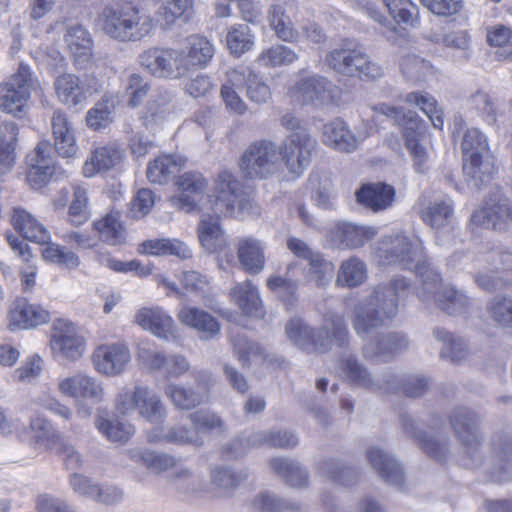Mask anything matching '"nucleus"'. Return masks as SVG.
Returning <instances> with one entry per match:
<instances>
[{
    "mask_svg": "<svg viewBox=\"0 0 512 512\" xmlns=\"http://www.w3.org/2000/svg\"><path fill=\"white\" fill-rule=\"evenodd\" d=\"M194 12V0H169L161 4L155 16L140 8V0H117L98 14L96 24L109 38L122 43L139 42L150 36L155 25L168 31L177 21L188 22Z\"/></svg>",
    "mask_w": 512,
    "mask_h": 512,
    "instance_id": "1",
    "label": "nucleus"
},
{
    "mask_svg": "<svg viewBox=\"0 0 512 512\" xmlns=\"http://www.w3.org/2000/svg\"><path fill=\"white\" fill-rule=\"evenodd\" d=\"M410 288V281L401 275L392 277L387 284L374 287L370 295L359 301L352 310L354 332L361 339H366L374 330L394 319L400 301L408 295Z\"/></svg>",
    "mask_w": 512,
    "mask_h": 512,
    "instance_id": "2",
    "label": "nucleus"
},
{
    "mask_svg": "<svg viewBox=\"0 0 512 512\" xmlns=\"http://www.w3.org/2000/svg\"><path fill=\"white\" fill-rule=\"evenodd\" d=\"M216 193L215 215H204L198 225L199 240L209 252H215L225 244L219 215L236 216L252 206L250 200L244 197L240 183L229 171H222L218 175Z\"/></svg>",
    "mask_w": 512,
    "mask_h": 512,
    "instance_id": "3",
    "label": "nucleus"
},
{
    "mask_svg": "<svg viewBox=\"0 0 512 512\" xmlns=\"http://www.w3.org/2000/svg\"><path fill=\"white\" fill-rule=\"evenodd\" d=\"M324 62L333 72L344 77L374 80L384 74L383 68L358 43L350 39H344L330 50Z\"/></svg>",
    "mask_w": 512,
    "mask_h": 512,
    "instance_id": "4",
    "label": "nucleus"
},
{
    "mask_svg": "<svg viewBox=\"0 0 512 512\" xmlns=\"http://www.w3.org/2000/svg\"><path fill=\"white\" fill-rule=\"evenodd\" d=\"M376 255L382 264L398 265L414 271L421 280L433 268L426 257L422 242H412L405 235L384 237L379 242Z\"/></svg>",
    "mask_w": 512,
    "mask_h": 512,
    "instance_id": "5",
    "label": "nucleus"
},
{
    "mask_svg": "<svg viewBox=\"0 0 512 512\" xmlns=\"http://www.w3.org/2000/svg\"><path fill=\"white\" fill-rule=\"evenodd\" d=\"M417 295L422 302L433 303L450 316L467 314L473 307V300L464 291L442 283L441 275L435 268L425 274Z\"/></svg>",
    "mask_w": 512,
    "mask_h": 512,
    "instance_id": "6",
    "label": "nucleus"
},
{
    "mask_svg": "<svg viewBox=\"0 0 512 512\" xmlns=\"http://www.w3.org/2000/svg\"><path fill=\"white\" fill-rule=\"evenodd\" d=\"M115 408L121 415L136 412L139 417L151 424L164 423L168 414L160 396L144 385L124 387L116 398Z\"/></svg>",
    "mask_w": 512,
    "mask_h": 512,
    "instance_id": "7",
    "label": "nucleus"
},
{
    "mask_svg": "<svg viewBox=\"0 0 512 512\" xmlns=\"http://www.w3.org/2000/svg\"><path fill=\"white\" fill-rule=\"evenodd\" d=\"M374 110L403 127L405 146L413 158L414 166L418 172H425L428 169V153L420 144L423 132L419 117L414 112L406 113L402 107L390 106L386 103L378 104Z\"/></svg>",
    "mask_w": 512,
    "mask_h": 512,
    "instance_id": "8",
    "label": "nucleus"
},
{
    "mask_svg": "<svg viewBox=\"0 0 512 512\" xmlns=\"http://www.w3.org/2000/svg\"><path fill=\"white\" fill-rule=\"evenodd\" d=\"M37 82L29 66L21 63L8 80L0 84V109L16 117H22L27 110L32 89Z\"/></svg>",
    "mask_w": 512,
    "mask_h": 512,
    "instance_id": "9",
    "label": "nucleus"
},
{
    "mask_svg": "<svg viewBox=\"0 0 512 512\" xmlns=\"http://www.w3.org/2000/svg\"><path fill=\"white\" fill-rule=\"evenodd\" d=\"M449 422L468 457L469 462L466 466L479 467L482 464V456L479 452L482 440L479 432V416L467 407H457L451 411Z\"/></svg>",
    "mask_w": 512,
    "mask_h": 512,
    "instance_id": "10",
    "label": "nucleus"
},
{
    "mask_svg": "<svg viewBox=\"0 0 512 512\" xmlns=\"http://www.w3.org/2000/svg\"><path fill=\"white\" fill-rule=\"evenodd\" d=\"M239 167L249 178H267L280 168L279 147L268 140L255 141L243 152Z\"/></svg>",
    "mask_w": 512,
    "mask_h": 512,
    "instance_id": "11",
    "label": "nucleus"
},
{
    "mask_svg": "<svg viewBox=\"0 0 512 512\" xmlns=\"http://www.w3.org/2000/svg\"><path fill=\"white\" fill-rule=\"evenodd\" d=\"M195 386L168 383L164 394L172 405L179 410H192L209 401L210 390L214 383L212 374L206 370L193 371Z\"/></svg>",
    "mask_w": 512,
    "mask_h": 512,
    "instance_id": "12",
    "label": "nucleus"
},
{
    "mask_svg": "<svg viewBox=\"0 0 512 512\" xmlns=\"http://www.w3.org/2000/svg\"><path fill=\"white\" fill-rule=\"evenodd\" d=\"M178 49L153 47L138 56V62L149 74L157 78L179 79L184 77V68Z\"/></svg>",
    "mask_w": 512,
    "mask_h": 512,
    "instance_id": "13",
    "label": "nucleus"
},
{
    "mask_svg": "<svg viewBox=\"0 0 512 512\" xmlns=\"http://www.w3.org/2000/svg\"><path fill=\"white\" fill-rule=\"evenodd\" d=\"M316 141L306 133L291 134L279 147L280 163L285 165L290 173L300 176L310 165Z\"/></svg>",
    "mask_w": 512,
    "mask_h": 512,
    "instance_id": "14",
    "label": "nucleus"
},
{
    "mask_svg": "<svg viewBox=\"0 0 512 512\" xmlns=\"http://www.w3.org/2000/svg\"><path fill=\"white\" fill-rule=\"evenodd\" d=\"M50 348L55 357L74 362L83 355L85 342L72 323L57 320L53 323Z\"/></svg>",
    "mask_w": 512,
    "mask_h": 512,
    "instance_id": "15",
    "label": "nucleus"
},
{
    "mask_svg": "<svg viewBox=\"0 0 512 512\" xmlns=\"http://www.w3.org/2000/svg\"><path fill=\"white\" fill-rule=\"evenodd\" d=\"M471 223L478 227L506 230L512 223V205L500 194L489 196L483 207L471 215Z\"/></svg>",
    "mask_w": 512,
    "mask_h": 512,
    "instance_id": "16",
    "label": "nucleus"
},
{
    "mask_svg": "<svg viewBox=\"0 0 512 512\" xmlns=\"http://www.w3.org/2000/svg\"><path fill=\"white\" fill-rule=\"evenodd\" d=\"M423 221L436 231L438 245H447L454 237V205L446 197L431 202L423 212Z\"/></svg>",
    "mask_w": 512,
    "mask_h": 512,
    "instance_id": "17",
    "label": "nucleus"
},
{
    "mask_svg": "<svg viewBox=\"0 0 512 512\" xmlns=\"http://www.w3.org/2000/svg\"><path fill=\"white\" fill-rule=\"evenodd\" d=\"M409 344V339L401 332L378 334L364 344L363 356L367 360L388 362L406 351Z\"/></svg>",
    "mask_w": 512,
    "mask_h": 512,
    "instance_id": "18",
    "label": "nucleus"
},
{
    "mask_svg": "<svg viewBox=\"0 0 512 512\" xmlns=\"http://www.w3.org/2000/svg\"><path fill=\"white\" fill-rule=\"evenodd\" d=\"M336 86L326 77L314 74L296 82L293 96L303 104L332 102Z\"/></svg>",
    "mask_w": 512,
    "mask_h": 512,
    "instance_id": "19",
    "label": "nucleus"
},
{
    "mask_svg": "<svg viewBox=\"0 0 512 512\" xmlns=\"http://www.w3.org/2000/svg\"><path fill=\"white\" fill-rule=\"evenodd\" d=\"M69 484L73 492L80 497L91 499L97 503L113 505L122 500V491L112 485H100L91 478L73 473L69 477Z\"/></svg>",
    "mask_w": 512,
    "mask_h": 512,
    "instance_id": "20",
    "label": "nucleus"
},
{
    "mask_svg": "<svg viewBox=\"0 0 512 512\" xmlns=\"http://www.w3.org/2000/svg\"><path fill=\"white\" fill-rule=\"evenodd\" d=\"M317 334V342H322L325 346L323 349H318L319 354L328 353L333 346L341 349L349 347L350 333L343 314L326 313L320 328L317 329Z\"/></svg>",
    "mask_w": 512,
    "mask_h": 512,
    "instance_id": "21",
    "label": "nucleus"
},
{
    "mask_svg": "<svg viewBox=\"0 0 512 512\" xmlns=\"http://www.w3.org/2000/svg\"><path fill=\"white\" fill-rule=\"evenodd\" d=\"M57 388L66 397L88 399L95 404L100 403L104 397L101 383L82 372L60 379Z\"/></svg>",
    "mask_w": 512,
    "mask_h": 512,
    "instance_id": "22",
    "label": "nucleus"
},
{
    "mask_svg": "<svg viewBox=\"0 0 512 512\" xmlns=\"http://www.w3.org/2000/svg\"><path fill=\"white\" fill-rule=\"evenodd\" d=\"M401 425L406 434L414 438L420 448L437 461H445L450 453L449 439L444 436L428 434L418 428L409 415H401Z\"/></svg>",
    "mask_w": 512,
    "mask_h": 512,
    "instance_id": "23",
    "label": "nucleus"
},
{
    "mask_svg": "<svg viewBox=\"0 0 512 512\" xmlns=\"http://www.w3.org/2000/svg\"><path fill=\"white\" fill-rule=\"evenodd\" d=\"M92 359L94 367L99 373L115 376L124 371L131 360V355L126 345L113 343L96 348Z\"/></svg>",
    "mask_w": 512,
    "mask_h": 512,
    "instance_id": "24",
    "label": "nucleus"
},
{
    "mask_svg": "<svg viewBox=\"0 0 512 512\" xmlns=\"http://www.w3.org/2000/svg\"><path fill=\"white\" fill-rule=\"evenodd\" d=\"M180 194L171 198V203L186 212L194 211L207 189L208 182L198 172H186L177 181Z\"/></svg>",
    "mask_w": 512,
    "mask_h": 512,
    "instance_id": "25",
    "label": "nucleus"
},
{
    "mask_svg": "<svg viewBox=\"0 0 512 512\" xmlns=\"http://www.w3.org/2000/svg\"><path fill=\"white\" fill-rule=\"evenodd\" d=\"M8 318L10 329H30L47 323L50 315L42 306L17 298L11 304Z\"/></svg>",
    "mask_w": 512,
    "mask_h": 512,
    "instance_id": "26",
    "label": "nucleus"
},
{
    "mask_svg": "<svg viewBox=\"0 0 512 512\" xmlns=\"http://www.w3.org/2000/svg\"><path fill=\"white\" fill-rule=\"evenodd\" d=\"M228 78L235 87L245 86L247 98L253 103L265 104L271 99L269 86L248 66L230 70Z\"/></svg>",
    "mask_w": 512,
    "mask_h": 512,
    "instance_id": "27",
    "label": "nucleus"
},
{
    "mask_svg": "<svg viewBox=\"0 0 512 512\" xmlns=\"http://www.w3.org/2000/svg\"><path fill=\"white\" fill-rule=\"evenodd\" d=\"M484 472L492 482L512 480V438L504 437L494 444L491 459L484 463Z\"/></svg>",
    "mask_w": 512,
    "mask_h": 512,
    "instance_id": "28",
    "label": "nucleus"
},
{
    "mask_svg": "<svg viewBox=\"0 0 512 512\" xmlns=\"http://www.w3.org/2000/svg\"><path fill=\"white\" fill-rule=\"evenodd\" d=\"M366 459L386 483L402 488L404 471L401 464L391 454L379 446H370L366 450Z\"/></svg>",
    "mask_w": 512,
    "mask_h": 512,
    "instance_id": "29",
    "label": "nucleus"
},
{
    "mask_svg": "<svg viewBox=\"0 0 512 512\" xmlns=\"http://www.w3.org/2000/svg\"><path fill=\"white\" fill-rule=\"evenodd\" d=\"M496 171L492 152L463 157V174L473 188L479 189L488 184Z\"/></svg>",
    "mask_w": 512,
    "mask_h": 512,
    "instance_id": "30",
    "label": "nucleus"
},
{
    "mask_svg": "<svg viewBox=\"0 0 512 512\" xmlns=\"http://www.w3.org/2000/svg\"><path fill=\"white\" fill-rule=\"evenodd\" d=\"M180 61L184 68V76L197 67H205L213 58L214 47L205 37L189 36L183 48L178 49Z\"/></svg>",
    "mask_w": 512,
    "mask_h": 512,
    "instance_id": "31",
    "label": "nucleus"
},
{
    "mask_svg": "<svg viewBox=\"0 0 512 512\" xmlns=\"http://www.w3.org/2000/svg\"><path fill=\"white\" fill-rule=\"evenodd\" d=\"M376 234L377 229L375 227L340 222L332 228L331 239L340 249H354L363 246Z\"/></svg>",
    "mask_w": 512,
    "mask_h": 512,
    "instance_id": "32",
    "label": "nucleus"
},
{
    "mask_svg": "<svg viewBox=\"0 0 512 512\" xmlns=\"http://www.w3.org/2000/svg\"><path fill=\"white\" fill-rule=\"evenodd\" d=\"M177 317L181 324L195 329L203 340L212 339L220 332L218 320L201 308L184 305Z\"/></svg>",
    "mask_w": 512,
    "mask_h": 512,
    "instance_id": "33",
    "label": "nucleus"
},
{
    "mask_svg": "<svg viewBox=\"0 0 512 512\" xmlns=\"http://www.w3.org/2000/svg\"><path fill=\"white\" fill-rule=\"evenodd\" d=\"M51 128L56 152L65 158L74 157L78 151L74 128L63 111L55 110L53 112Z\"/></svg>",
    "mask_w": 512,
    "mask_h": 512,
    "instance_id": "34",
    "label": "nucleus"
},
{
    "mask_svg": "<svg viewBox=\"0 0 512 512\" xmlns=\"http://www.w3.org/2000/svg\"><path fill=\"white\" fill-rule=\"evenodd\" d=\"M323 142L339 152L351 153L358 148L360 140L343 120L337 118L324 125Z\"/></svg>",
    "mask_w": 512,
    "mask_h": 512,
    "instance_id": "35",
    "label": "nucleus"
},
{
    "mask_svg": "<svg viewBox=\"0 0 512 512\" xmlns=\"http://www.w3.org/2000/svg\"><path fill=\"white\" fill-rule=\"evenodd\" d=\"M285 332L296 347L307 353H318V349L325 347L322 342H317V329L302 318L290 319L285 326Z\"/></svg>",
    "mask_w": 512,
    "mask_h": 512,
    "instance_id": "36",
    "label": "nucleus"
},
{
    "mask_svg": "<svg viewBox=\"0 0 512 512\" xmlns=\"http://www.w3.org/2000/svg\"><path fill=\"white\" fill-rule=\"evenodd\" d=\"M232 300L246 316L260 318L265 314L257 286L250 280L237 283L230 291Z\"/></svg>",
    "mask_w": 512,
    "mask_h": 512,
    "instance_id": "37",
    "label": "nucleus"
},
{
    "mask_svg": "<svg viewBox=\"0 0 512 512\" xmlns=\"http://www.w3.org/2000/svg\"><path fill=\"white\" fill-rule=\"evenodd\" d=\"M355 195L359 204L378 212L391 206L395 190L385 183H368L357 190Z\"/></svg>",
    "mask_w": 512,
    "mask_h": 512,
    "instance_id": "38",
    "label": "nucleus"
},
{
    "mask_svg": "<svg viewBox=\"0 0 512 512\" xmlns=\"http://www.w3.org/2000/svg\"><path fill=\"white\" fill-rule=\"evenodd\" d=\"M339 369L344 379L354 387L369 391L378 387L375 376L355 355H342L339 360Z\"/></svg>",
    "mask_w": 512,
    "mask_h": 512,
    "instance_id": "39",
    "label": "nucleus"
},
{
    "mask_svg": "<svg viewBox=\"0 0 512 512\" xmlns=\"http://www.w3.org/2000/svg\"><path fill=\"white\" fill-rule=\"evenodd\" d=\"M136 324L155 336L167 338L172 333L174 320L160 307L141 308L134 317Z\"/></svg>",
    "mask_w": 512,
    "mask_h": 512,
    "instance_id": "40",
    "label": "nucleus"
},
{
    "mask_svg": "<svg viewBox=\"0 0 512 512\" xmlns=\"http://www.w3.org/2000/svg\"><path fill=\"white\" fill-rule=\"evenodd\" d=\"M237 257L243 270L251 275L259 274L265 267L263 244L254 238H239Z\"/></svg>",
    "mask_w": 512,
    "mask_h": 512,
    "instance_id": "41",
    "label": "nucleus"
},
{
    "mask_svg": "<svg viewBox=\"0 0 512 512\" xmlns=\"http://www.w3.org/2000/svg\"><path fill=\"white\" fill-rule=\"evenodd\" d=\"M174 96L170 91H158L145 105L142 112L143 125L153 129L162 124L173 112Z\"/></svg>",
    "mask_w": 512,
    "mask_h": 512,
    "instance_id": "42",
    "label": "nucleus"
},
{
    "mask_svg": "<svg viewBox=\"0 0 512 512\" xmlns=\"http://www.w3.org/2000/svg\"><path fill=\"white\" fill-rule=\"evenodd\" d=\"M271 471L292 488H305L309 483V474L299 462L284 457H275L269 461Z\"/></svg>",
    "mask_w": 512,
    "mask_h": 512,
    "instance_id": "43",
    "label": "nucleus"
},
{
    "mask_svg": "<svg viewBox=\"0 0 512 512\" xmlns=\"http://www.w3.org/2000/svg\"><path fill=\"white\" fill-rule=\"evenodd\" d=\"M58 99L70 108L82 106L86 101L85 87L78 76L65 73L59 75L54 82Z\"/></svg>",
    "mask_w": 512,
    "mask_h": 512,
    "instance_id": "44",
    "label": "nucleus"
},
{
    "mask_svg": "<svg viewBox=\"0 0 512 512\" xmlns=\"http://www.w3.org/2000/svg\"><path fill=\"white\" fill-rule=\"evenodd\" d=\"M12 223L14 228L26 240L40 245H46L50 242L51 236L49 231L26 210L14 208Z\"/></svg>",
    "mask_w": 512,
    "mask_h": 512,
    "instance_id": "45",
    "label": "nucleus"
},
{
    "mask_svg": "<svg viewBox=\"0 0 512 512\" xmlns=\"http://www.w3.org/2000/svg\"><path fill=\"white\" fill-rule=\"evenodd\" d=\"M433 337L442 343L440 349V358L452 363H460L465 360L469 354L467 342L460 336L453 335L443 327H435L432 330Z\"/></svg>",
    "mask_w": 512,
    "mask_h": 512,
    "instance_id": "46",
    "label": "nucleus"
},
{
    "mask_svg": "<svg viewBox=\"0 0 512 512\" xmlns=\"http://www.w3.org/2000/svg\"><path fill=\"white\" fill-rule=\"evenodd\" d=\"M287 2L277 0L268 7L267 20L275 35L284 42L297 38L291 17L287 13Z\"/></svg>",
    "mask_w": 512,
    "mask_h": 512,
    "instance_id": "47",
    "label": "nucleus"
},
{
    "mask_svg": "<svg viewBox=\"0 0 512 512\" xmlns=\"http://www.w3.org/2000/svg\"><path fill=\"white\" fill-rule=\"evenodd\" d=\"M64 41L76 62L81 63L90 59L93 40L91 34L82 25L68 26Z\"/></svg>",
    "mask_w": 512,
    "mask_h": 512,
    "instance_id": "48",
    "label": "nucleus"
},
{
    "mask_svg": "<svg viewBox=\"0 0 512 512\" xmlns=\"http://www.w3.org/2000/svg\"><path fill=\"white\" fill-rule=\"evenodd\" d=\"M308 187L314 204L324 210L335 208L336 192L330 177L320 173H311L308 178Z\"/></svg>",
    "mask_w": 512,
    "mask_h": 512,
    "instance_id": "49",
    "label": "nucleus"
},
{
    "mask_svg": "<svg viewBox=\"0 0 512 512\" xmlns=\"http://www.w3.org/2000/svg\"><path fill=\"white\" fill-rule=\"evenodd\" d=\"M139 251L144 254L155 256H176L179 259H188L191 257V250L188 246L178 239H149L139 246Z\"/></svg>",
    "mask_w": 512,
    "mask_h": 512,
    "instance_id": "50",
    "label": "nucleus"
},
{
    "mask_svg": "<svg viewBox=\"0 0 512 512\" xmlns=\"http://www.w3.org/2000/svg\"><path fill=\"white\" fill-rule=\"evenodd\" d=\"M18 127L14 122L0 123V176L14 166Z\"/></svg>",
    "mask_w": 512,
    "mask_h": 512,
    "instance_id": "51",
    "label": "nucleus"
},
{
    "mask_svg": "<svg viewBox=\"0 0 512 512\" xmlns=\"http://www.w3.org/2000/svg\"><path fill=\"white\" fill-rule=\"evenodd\" d=\"M127 454L132 461L158 473L167 471L176 465L175 457L164 452L134 448L130 449Z\"/></svg>",
    "mask_w": 512,
    "mask_h": 512,
    "instance_id": "52",
    "label": "nucleus"
},
{
    "mask_svg": "<svg viewBox=\"0 0 512 512\" xmlns=\"http://www.w3.org/2000/svg\"><path fill=\"white\" fill-rule=\"evenodd\" d=\"M295 267L296 263L291 262L288 264L287 271L284 275H271L266 280L268 289L288 305H293L298 299L297 292L299 283L289 276L290 271Z\"/></svg>",
    "mask_w": 512,
    "mask_h": 512,
    "instance_id": "53",
    "label": "nucleus"
},
{
    "mask_svg": "<svg viewBox=\"0 0 512 512\" xmlns=\"http://www.w3.org/2000/svg\"><path fill=\"white\" fill-rule=\"evenodd\" d=\"M366 278V264L357 257H350L341 263L336 284L341 287L353 288L363 284Z\"/></svg>",
    "mask_w": 512,
    "mask_h": 512,
    "instance_id": "54",
    "label": "nucleus"
},
{
    "mask_svg": "<svg viewBox=\"0 0 512 512\" xmlns=\"http://www.w3.org/2000/svg\"><path fill=\"white\" fill-rule=\"evenodd\" d=\"M93 226L100 239L109 245L121 244L125 239L119 212L107 213L102 219L95 221Z\"/></svg>",
    "mask_w": 512,
    "mask_h": 512,
    "instance_id": "55",
    "label": "nucleus"
},
{
    "mask_svg": "<svg viewBox=\"0 0 512 512\" xmlns=\"http://www.w3.org/2000/svg\"><path fill=\"white\" fill-rule=\"evenodd\" d=\"M251 507L258 512H284L301 511L303 504L279 498L271 492H261L252 499Z\"/></svg>",
    "mask_w": 512,
    "mask_h": 512,
    "instance_id": "56",
    "label": "nucleus"
},
{
    "mask_svg": "<svg viewBox=\"0 0 512 512\" xmlns=\"http://www.w3.org/2000/svg\"><path fill=\"white\" fill-rule=\"evenodd\" d=\"M183 163L170 155H164L150 162L147 177L150 182L165 184L180 170Z\"/></svg>",
    "mask_w": 512,
    "mask_h": 512,
    "instance_id": "57",
    "label": "nucleus"
},
{
    "mask_svg": "<svg viewBox=\"0 0 512 512\" xmlns=\"http://www.w3.org/2000/svg\"><path fill=\"white\" fill-rule=\"evenodd\" d=\"M400 69L406 81L412 84L427 81L433 73L431 64L424 58L414 54L402 57Z\"/></svg>",
    "mask_w": 512,
    "mask_h": 512,
    "instance_id": "58",
    "label": "nucleus"
},
{
    "mask_svg": "<svg viewBox=\"0 0 512 512\" xmlns=\"http://www.w3.org/2000/svg\"><path fill=\"white\" fill-rule=\"evenodd\" d=\"M121 161V152L113 146L96 148L91 162H86L83 168L85 176H92L95 171H107Z\"/></svg>",
    "mask_w": 512,
    "mask_h": 512,
    "instance_id": "59",
    "label": "nucleus"
},
{
    "mask_svg": "<svg viewBox=\"0 0 512 512\" xmlns=\"http://www.w3.org/2000/svg\"><path fill=\"white\" fill-rule=\"evenodd\" d=\"M467 103L486 124L490 126L496 124L499 108L496 101L487 92L477 90L469 96Z\"/></svg>",
    "mask_w": 512,
    "mask_h": 512,
    "instance_id": "60",
    "label": "nucleus"
},
{
    "mask_svg": "<svg viewBox=\"0 0 512 512\" xmlns=\"http://www.w3.org/2000/svg\"><path fill=\"white\" fill-rule=\"evenodd\" d=\"M404 101L409 105L417 106L428 116L435 128L442 129L444 125L442 110L430 94L426 92H411L405 96Z\"/></svg>",
    "mask_w": 512,
    "mask_h": 512,
    "instance_id": "61",
    "label": "nucleus"
},
{
    "mask_svg": "<svg viewBox=\"0 0 512 512\" xmlns=\"http://www.w3.org/2000/svg\"><path fill=\"white\" fill-rule=\"evenodd\" d=\"M317 469L322 476L344 486L352 485L358 477V473L354 468L344 466L338 460L334 459L321 461Z\"/></svg>",
    "mask_w": 512,
    "mask_h": 512,
    "instance_id": "62",
    "label": "nucleus"
},
{
    "mask_svg": "<svg viewBox=\"0 0 512 512\" xmlns=\"http://www.w3.org/2000/svg\"><path fill=\"white\" fill-rule=\"evenodd\" d=\"M95 425L100 433L112 442L127 441L133 433L130 425L116 418H109L108 415L98 414L95 418Z\"/></svg>",
    "mask_w": 512,
    "mask_h": 512,
    "instance_id": "63",
    "label": "nucleus"
},
{
    "mask_svg": "<svg viewBox=\"0 0 512 512\" xmlns=\"http://www.w3.org/2000/svg\"><path fill=\"white\" fill-rule=\"evenodd\" d=\"M298 59V54L288 46L277 44L263 50L257 62L265 67L290 65Z\"/></svg>",
    "mask_w": 512,
    "mask_h": 512,
    "instance_id": "64",
    "label": "nucleus"
}]
</instances>
